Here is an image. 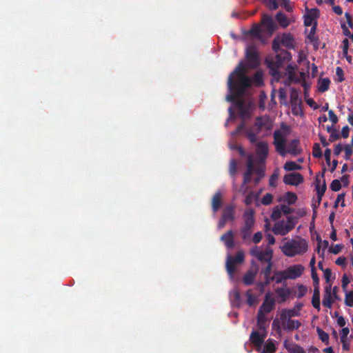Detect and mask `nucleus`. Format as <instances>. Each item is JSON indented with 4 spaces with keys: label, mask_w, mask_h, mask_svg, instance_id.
Listing matches in <instances>:
<instances>
[{
    "label": "nucleus",
    "mask_w": 353,
    "mask_h": 353,
    "mask_svg": "<svg viewBox=\"0 0 353 353\" xmlns=\"http://www.w3.org/2000/svg\"><path fill=\"white\" fill-rule=\"evenodd\" d=\"M250 85L251 79L245 74V65L240 62L228 77V87L230 94L226 97V100L234 103L242 119L250 117V104L243 99L246 90Z\"/></svg>",
    "instance_id": "obj_1"
},
{
    "label": "nucleus",
    "mask_w": 353,
    "mask_h": 353,
    "mask_svg": "<svg viewBox=\"0 0 353 353\" xmlns=\"http://www.w3.org/2000/svg\"><path fill=\"white\" fill-rule=\"evenodd\" d=\"M273 138L275 150L281 156L284 157L287 153L296 156L301 152V149L299 148L300 141L299 139L291 140L287 145L286 136L279 130L274 132Z\"/></svg>",
    "instance_id": "obj_2"
},
{
    "label": "nucleus",
    "mask_w": 353,
    "mask_h": 353,
    "mask_svg": "<svg viewBox=\"0 0 353 353\" xmlns=\"http://www.w3.org/2000/svg\"><path fill=\"white\" fill-rule=\"evenodd\" d=\"M307 249L308 244L303 239L289 240L281 247L283 253L289 257L303 254L307 251Z\"/></svg>",
    "instance_id": "obj_3"
},
{
    "label": "nucleus",
    "mask_w": 353,
    "mask_h": 353,
    "mask_svg": "<svg viewBox=\"0 0 353 353\" xmlns=\"http://www.w3.org/2000/svg\"><path fill=\"white\" fill-rule=\"evenodd\" d=\"M274 59L271 61L267 60L268 67L270 70L272 76H279V69L283 65L285 61H289L292 59L291 53L286 50H281L279 52H276Z\"/></svg>",
    "instance_id": "obj_4"
},
{
    "label": "nucleus",
    "mask_w": 353,
    "mask_h": 353,
    "mask_svg": "<svg viewBox=\"0 0 353 353\" xmlns=\"http://www.w3.org/2000/svg\"><path fill=\"white\" fill-rule=\"evenodd\" d=\"M254 211L253 209L247 210L243 214L244 225L241 230V237L243 240L250 239L254 224Z\"/></svg>",
    "instance_id": "obj_5"
},
{
    "label": "nucleus",
    "mask_w": 353,
    "mask_h": 353,
    "mask_svg": "<svg viewBox=\"0 0 353 353\" xmlns=\"http://www.w3.org/2000/svg\"><path fill=\"white\" fill-rule=\"evenodd\" d=\"M245 259V255L243 251L237 252L236 256L228 255L225 263L226 271L232 279L236 269V266L243 263Z\"/></svg>",
    "instance_id": "obj_6"
},
{
    "label": "nucleus",
    "mask_w": 353,
    "mask_h": 353,
    "mask_svg": "<svg viewBox=\"0 0 353 353\" xmlns=\"http://www.w3.org/2000/svg\"><path fill=\"white\" fill-rule=\"evenodd\" d=\"M250 254L261 263L272 262L273 250L270 247H267L264 250L255 247L250 250Z\"/></svg>",
    "instance_id": "obj_7"
},
{
    "label": "nucleus",
    "mask_w": 353,
    "mask_h": 353,
    "mask_svg": "<svg viewBox=\"0 0 353 353\" xmlns=\"http://www.w3.org/2000/svg\"><path fill=\"white\" fill-rule=\"evenodd\" d=\"M256 167L254 166V161L252 156L249 155L247 159V170L243 174V183L241 187V190L242 193L244 194L247 190L248 187L245 185L249 183L252 180V174L255 172V168Z\"/></svg>",
    "instance_id": "obj_8"
},
{
    "label": "nucleus",
    "mask_w": 353,
    "mask_h": 353,
    "mask_svg": "<svg viewBox=\"0 0 353 353\" xmlns=\"http://www.w3.org/2000/svg\"><path fill=\"white\" fill-rule=\"evenodd\" d=\"M245 58L248 65L252 68H256L259 64V57L256 48L253 46H249L246 48Z\"/></svg>",
    "instance_id": "obj_9"
},
{
    "label": "nucleus",
    "mask_w": 353,
    "mask_h": 353,
    "mask_svg": "<svg viewBox=\"0 0 353 353\" xmlns=\"http://www.w3.org/2000/svg\"><path fill=\"white\" fill-rule=\"evenodd\" d=\"M290 101L292 105V113L295 115H297V110L300 109V107L302 104V101L299 98V91L294 88H291Z\"/></svg>",
    "instance_id": "obj_10"
},
{
    "label": "nucleus",
    "mask_w": 353,
    "mask_h": 353,
    "mask_svg": "<svg viewBox=\"0 0 353 353\" xmlns=\"http://www.w3.org/2000/svg\"><path fill=\"white\" fill-rule=\"evenodd\" d=\"M267 336V332L259 333L256 330H252L250 336V343L256 348L261 347Z\"/></svg>",
    "instance_id": "obj_11"
},
{
    "label": "nucleus",
    "mask_w": 353,
    "mask_h": 353,
    "mask_svg": "<svg viewBox=\"0 0 353 353\" xmlns=\"http://www.w3.org/2000/svg\"><path fill=\"white\" fill-rule=\"evenodd\" d=\"M304 267L301 264L293 265L285 270L288 279H296L300 277L304 271Z\"/></svg>",
    "instance_id": "obj_12"
},
{
    "label": "nucleus",
    "mask_w": 353,
    "mask_h": 353,
    "mask_svg": "<svg viewBox=\"0 0 353 353\" xmlns=\"http://www.w3.org/2000/svg\"><path fill=\"white\" fill-rule=\"evenodd\" d=\"M303 181V176L299 172L287 174L283 177V182L291 185H299Z\"/></svg>",
    "instance_id": "obj_13"
},
{
    "label": "nucleus",
    "mask_w": 353,
    "mask_h": 353,
    "mask_svg": "<svg viewBox=\"0 0 353 353\" xmlns=\"http://www.w3.org/2000/svg\"><path fill=\"white\" fill-rule=\"evenodd\" d=\"M261 25L270 34H272L276 29V25L273 19L265 14L262 16Z\"/></svg>",
    "instance_id": "obj_14"
},
{
    "label": "nucleus",
    "mask_w": 353,
    "mask_h": 353,
    "mask_svg": "<svg viewBox=\"0 0 353 353\" xmlns=\"http://www.w3.org/2000/svg\"><path fill=\"white\" fill-rule=\"evenodd\" d=\"M292 230V227H288L284 221H279L274 224L272 232L278 235L284 236Z\"/></svg>",
    "instance_id": "obj_15"
},
{
    "label": "nucleus",
    "mask_w": 353,
    "mask_h": 353,
    "mask_svg": "<svg viewBox=\"0 0 353 353\" xmlns=\"http://www.w3.org/2000/svg\"><path fill=\"white\" fill-rule=\"evenodd\" d=\"M269 152L268 145L265 141H260L256 145V153L258 158L263 161L268 157Z\"/></svg>",
    "instance_id": "obj_16"
},
{
    "label": "nucleus",
    "mask_w": 353,
    "mask_h": 353,
    "mask_svg": "<svg viewBox=\"0 0 353 353\" xmlns=\"http://www.w3.org/2000/svg\"><path fill=\"white\" fill-rule=\"evenodd\" d=\"M275 301L274 299L270 297L269 293L265 296V299L261 305L259 311H261L263 314L270 313L274 307Z\"/></svg>",
    "instance_id": "obj_17"
},
{
    "label": "nucleus",
    "mask_w": 353,
    "mask_h": 353,
    "mask_svg": "<svg viewBox=\"0 0 353 353\" xmlns=\"http://www.w3.org/2000/svg\"><path fill=\"white\" fill-rule=\"evenodd\" d=\"M221 217L227 221H233L235 219V205L234 204L227 205L223 210Z\"/></svg>",
    "instance_id": "obj_18"
},
{
    "label": "nucleus",
    "mask_w": 353,
    "mask_h": 353,
    "mask_svg": "<svg viewBox=\"0 0 353 353\" xmlns=\"http://www.w3.org/2000/svg\"><path fill=\"white\" fill-rule=\"evenodd\" d=\"M280 40L281 45L288 49H293L294 48V40L290 33H283Z\"/></svg>",
    "instance_id": "obj_19"
},
{
    "label": "nucleus",
    "mask_w": 353,
    "mask_h": 353,
    "mask_svg": "<svg viewBox=\"0 0 353 353\" xmlns=\"http://www.w3.org/2000/svg\"><path fill=\"white\" fill-rule=\"evenodd\" d=\"M258 273V268H256L254 270H248L244 276H243V283L245 285H251L253 284L254 279L256 278V276Z\"/></svg>",
    "instance_id": "obj_20"
},
{
    "label": "nucleus",
    "mask_w": 353,
    "mask_h": 353,
    "mask_svg": "<svg viewBox=\"0 0 353 353\" xmlns=\"http://www.w3.org/2000/svg\"><path fill=\"white\" fill-rule=\"evenodd\" d=\"M221 241L224 242L228 249H232L234 246V234L232 230H229L221 236Z\"/></svg>",
    "instance_id": "obj_21"
},
{
    "label": "nucleus",
    "mask_w": 353,
    "mask_h": 353,
    "mask_svg": "<svg viewBox=\"0 0 353 353\" xmlns=\"http://www.w3.org/2000/svg\"><path fill=\"white\" fill-rule=\"evenodd\" d=\"M300 312L296 310L295 308L292 309H283L281 312L280 319L283 322L287 319H290L291 317L298 316Z\"/></svg>",
    "instance_id": "obj_22"
},
{
    "label": "nucleus",
    "mask_w": 353,
    "mask_h": 353,
    "mask_svg": "<svg viewBox=\"0 0 353 353\" xmlns=\"http://www.w3.org/2000/svg\"><path fill=\"white\" fill-rule=\"evenodd\" d=\"M222 205V195L221 192H216L212 199V209L216 213Z\"/></svg>",
    "instance_id": "obj_23"
},
{
    "label": "nucleus",
    "mask_w": 353,
    "mask_h": 353,
    "mask_svg": "<svg viewBox=\"0 0 353 353\" xmlns=\"http://www.w3.org/2000/svg\"><path fill=\"white\" fill-rule=\"evenodd\" d=\"M257 327L259 330L266 332L267 327V318L265 317V314H263L261 311H258L257 313Z\"/></svg>",
    "instance_id": "obj_24"
},
{
    "label": "nucleus",
    "mask_w": 353,
    "mask_h": 353,
    "mask_svg": "<svg viewBox=\"0 0 353 353\" xmlns=\"http://www.w3.org/2000/svg\"><path fill=\"white\" fill-rule=\"evenodd\" d=\"M284 345L290 353H305L304 349L298 344L288 343V341H285Z\"/></svg>",
    "instance_id": "obj_25"
},
{
    "label": "nucleus",
    "mask_w": 353,
    "mask_h": 353,
    "mask_svg": "<svg viewBox=\"0 0 353 353\" xmlns=\"http://www.w3.org/2000/svg\"><path fill=\"white\" fill-rule=\"evenodd\" d=\"M276 20L282 28H287L290 25V21L287 16L281 12L276 14Z\"/></svg>",
    "instance_id": "obj_26"
},
{
    "label": "nucleus",
    "mask_w": 353,
    "mask_h": 353,
    "mask_svg": "<svg viewBox=\"0 0 353 353\" xmlns=\"http://www.w3.org/2000/svg\"><path fill=\"white\" fill-rule=\"evenodd\" d=\"M273 279L274 281H275V283L277 284L281 283H283V281L288 279L285 274V270L283 271H274L273 274Z\"/></svg>",
    "instance_id": "obj_27"
},
{
    "label": "nucleus",
    "mask_w": 353,
    "mask_h": 353,
    "mask_svg": "<svg viewBox=\"0 0 353 353\" xmlns=\"http://www.w3.org/2000/svg\"><path fill=\"white\" fill-rule=\"evenodd\" d=\"M286 325H283V328L285 330L292 331L294 330H297L301 325V323L298 320H292V319H287Z\"/></svg>",
    "instance_id": "obj_28"
},
{
    "label": "nucleus",
    "mask_w": 353,
    "mask_h": 353,
    "mask_svg": "<svg viewBox=\"0 0 353 353\" xmlns=\"http://www.w3.org/2000/svg\"><path fill=\"white\" fill-rule=\"evenodd\" d=\"M330 80L328 78L321 79L318 82V90L320 92H325L330 88Z\"/></svg>",
    "instance_id": "obj_29"
},
{
    "label": "nucleus",
    "mask_w": 353,
    "mask_h": 353,
    "mask_svg": "<svg viewBox=\"0 0 353 353\" xmlns=\"http://www.w3.org/2000/svg\"><path fill=\"white\" fill-rule=\"evenodd\" d=\"M315 182L317 196H323L327 189L325 179L323 180V184L321 186L320 185L321 180L318 178V176L316 177Z\"/></svg>",
    "instance_id": "obj_30"
},
{
    "label": "nucleus",
    "mask_w": 353,
    "mask_h": 353,
    "mask_svg": "<svg viewBox=\"0 0 353 353\" xmlns=\"http://www.w3.org/2000/svg\"><path fill=\"white\" fill-rule=\"evenodd\" d=\"M276 294L281 299V302L285 301L291 294L289 288H279L276 290Z\"/></svg>",
    "instance_id": "obj_31"
},
{
    "label": "nucleus",
    "mask_w": 353,
    "mask_h": 353,
    "mask_svg": "<svg viewBox=\"0 0 353 353\" xmlns=\"http://www.w3.org/2000/svg\"><path fill=\"white\" fill-rule=\"evenodd\" d=\"M329 245V242L327 240L322 241L321 238H319V242L318 243L316 247V252L320 254V256L323 259L324 258V250L327 248Z\"/></svg>",
    "instance_id": "obj_32"
},
{
    "label": "nucleus",
    "mask_w": 353,
    "mask_h": 353,
    "mask_svg": "<svg viewBox=\"0 0 353 353\" xmlns=\"http://www.w3.org/2000/svg\"><path fill=\"white\" fill-rule=\"evenodd\" d=\"M312 304L315 309H317L318 311L320 310V291L314 290L313 296L312 298Z\"/></svg>",
    "instance_id": "obj_33"
},
{
    "label": "nucleus",
    "mask_w": 353,
    "mask_h": 353,
    "mask_svg": "<svg viewBox=\"0 0 353 353\" xmlns=\"http://www.w3.org/2000/svg\"><path fill=\"white\" fill-rule=\"evenodd\" d=\"M255 174L256 176L254 179V182L255 184H258L262 178L265 176V169L262 166H257L255 168Z\"/></svg>",
    "instance_id": "obj_34"
},
{
    "label": "nucleus",
    "mask_w": 353,
    "mask_h": 353,
    "mask_svg": "<svg viewBox=\"0 0 353 353\" xmlns=\"http://www.w3.org/2000/svg\"><path fill=\"white\" fill-rule=\"evenodd\" d=\"M249 32L257 39H261L262 38L261 29L258 24H254Z\"/></svg>",
    "instance_id": "obj_35"
},
{
    "label": "nucleus",
    "mask_w": 353,
    "mask_h": 353,
    "mask_svg": "<svg viewBox=\"0 0 353 353\" xmlns=\"http://www.w3.org/2000/svg\"><path fill=\"white\" fill-rule=\"evenodd\" d=\"M276 352V347L273 341L270 339L268 340L264 345V353H274Z\"/></svg>",
    "instance_id": "obj_36"
},
{
    "label": "nucleus",
    "mask_w": 353,
    "mask_h": 353,
    "mask_svg": "<svg viewBox=\"0 0 353 353\" xmlns=\"http://www.w3.org/2000/svg\"><path fill=\"white\" fill-rule=\"evenodd\" d=\"M268 119L264 117H257L256 119L255 125L259 130H261L263 128H268Z\"/></svg>",
    "instance_id": "obj_37"
},
{
    "label": "nucleus",
    "mask_w": 353,
    "mask_h": 353,
    "mask_svg": "<svg viewBox=\"0 0 353 353\" xmlns=\"http://www.w3.org/2000/svg\"><path fill=\"white\" fill-rule=\"evenodd\" d=\"M301 168V166L294 161H287L284 165V169L286 171H294Z\"/></svg>",
    "instance_id": "obj_38"
},
{
    "label": "nucleus",
    "mask_w": 353,
    "mask_h": 353,
    "mask_svg": "<svg viewBox=\"0 0 353 353\" xmlns=\"http://www.w3.org/2000/svg\"><path fill=\"white\" fill-rule=\"evenodd\" d=\"M284 200L289 204V205H292V204H294L295 203V202L297 200V196L296 195L295 193L294 192H288L285 196H284Z\"/></svg>",
    "instance_id": "obj_39"
},
{
    "label": "nucleus",
    "mask_w": 353,
    "mask_h": 353,
    "mask_svg": "<svg viewBox=\"0 0 353 353\" xmlns=\"http://www.w3.org/2000/svg\"><path fill=\"white\" fill-rule=\"evenodd\" d=\"M323 305L325 307L330 309L334 303V299L332 298V295L331 294H325L323 299Z\"/></svg>",
    "instance_id": "obj_40"
},
{
    "label": "nucleus",
    "mask_w": 353,
    "mask_h": 353,
    "mask_svg": "<svg viewBox=\"0 0 353 353\" xmlns=\"http://www.w3.org/2000/svg\"><path fill=\"white\" fill-rule=\"evenodd\" d=\"M318 335L319 339L321 340L322 342L325 343V344L329 343V335L327 333L324 332L322 329L317 327L316 329Z\"/></svg>",
    "instance_id": "obj_41"
},
{
    "label": "nucleus",
    "mask_w": 353,
    "mask_h": 353,
    "mask_svg": "<svg viewBox=\"0 0 353 353\" xmlns=\"http://www.w3.org/2000/svg\"><path fill=\"white\" fill-rule=\"evenodd\" d=\"M281 45V43L280 37L279 36H277L272 41V50L274 52H279L280 50H282L280 48Z\"/></svg>",
    "instance_id": "obj_42"
},
{
    "label": "nucleus",
    "mask_w": 353,
    "mask_h": 353,
    "mask_svg": "<svg viewBox=\"0 0 353 353\" xmlns=\"http://www.w3.org/2000/svg\"><path fill=\"white\" fill-rule=\"evenodd\" d=\"M313 157L315 158H321L322 157V151L319 143H314L313 145L312 150Z\"/></svg>",
    "instance_id": "obj_43"
},
{
    "label": "nucleus",
    "mask_w": 353,
    "mask_h": 353,
    "mask_svg": "<svg viewBox=\"0 0 353 353\" xmlns=\"http://www.w3.org/2000/svg\"><path fill=\"white\" fill-rule=\"evenodd\" d=\"M256 199L257 196L252 191L246 195L244 202L245 205H251Z\"/></svg>",
    "instance_id": "obj_44"
},
{
    "label": "nucleus",
    "mask_w": 353,
    "mask_h": 353,
    "mask_svg": "<svg viewBox=\"0 0 353 353\" xmlns=\"http://www.w3.org/2000/svg\"><path fill=\"white\" fill-rule=\"evenodd\" d=\"M288 70L289 73L288 81H294L295 83H299L301 79L299 78H296L294 74V68L291 65L288 66Z\"/></svg>",
    "instance_id": "obj_45"
},
{
    "label": "nucleus",
    "mask_w": 353,
    "mask_h": 353,
    "mask_svg": "<svg viewBox=\"0 0 353 353\" xmlns=\"http://www.w3.org/2000/svg\"><path fill=\"white\" fill-rule=\"evenodd\" d=\"M345 303L347 306L353 307V291L346 292Z\"/></svg>",
    "instance_id": "obj_46"
},
{
    "label": "nucleus",
    "mask_w": 353,
    "mask_h": 353,
    "mask_svg": "<svg viewBox=\"0 0 353 353\" xmlns=\"http://www.w3.org/2000/svg\"><path fill=\"white\" fill-rule=\"evenodd\" d=\"M237 170V163L236 160L231 159L230 161L229 165V172L231 176H234L236 174Z\"/></svg>",
    "instance_id": "obj_47"
},
{
    "label": "nucleus",
    "mask_w": 353,
    "mask_h": 353,
    "mask_svg": "<svg viewBox=\"0 0 353 353\" xmlns=\"http://www.w3.org/2000/svg\"><path fill=\"white\" fill-rule=\"evenodd\" d=\"M282 212L278 206H276L272 211L271 219L274 221L279 220L281 217Z\"/></svg>",
    "instance_id": "obj_48"
},
{
    "label": "nucleus",
    "mask_w": 353,
    "mask_h": 353,
    "mask_svg": "<svg viewBox=\"0 0 353 353\" xmlns=\"http://www.w3.org/2000/svg\"><path fill=\"white\" fill-rule=\"evenodd\" d=\"M280 5L285 8L287 12H292V7L290 5V0H278Z\"/></svg>",
    "instance_id": "obj_49"
},
{
    "label": "nucleus",
    "mask_w": 353,
    "mask_h": 353,
    "mask_svg": "<svg viewBox=\"0 0 353 353\" xmlns=\"http://www.w3.org/2000/svg\"><path fill=\"white\" fill-rule=\"evenodd\" d=\"M273 266L272 262L267 263L266 266L262 268L261 271V274L263 276H268L271 274L272 268Z\"/></svg>",
    "instance_id": "obj_50"
},
{
    "label": "nucleus",
    "mask_w": 353,
    "mask_h": 353,
    "mask_svg": "<svg viewBox=\"0 0 353 353\" xmlns=\"http://www.w3.org/2000/svg\"><path fill=\"white\" fill-rule=\"evenodd\" d=\"M341 188V184L339 180L334 179L330 184V189L334 192H338Z\"/></svg>",
    "instance_id": "obj_51"
},
{
    "label": "nucleus",
    "mask_w": 353,
    "mask_h": 353,
    "mask_svg": "<svg viewBox=\"0 0 353 353\" xmlns=\"http://www.w3.org/2000/svg\"><path fill=\"white\" fill-rule=\"evenodd\" d=\"M316 29V23H315L311 28L310 33L307 35V38L312 41H318V38L315 37V32Z\"/></svg>",
    "instance_id": "obj_52"
},
{
    "label": "nucleus",
    "mask_w": 353,
    "mask_h": 353,
    "mask_svg": "<svg viewBox=\"0 0 353 353\" xmlns=\"http://www.w3.org/2000/svg\"><path fill=\"white\" fill-rule=\"evenodd\" d=\"M273 196L271 194L267 193L261 199L262 204L265 205H270L272 202Z\"/></svg>",
    "instance_id": "obj_53"
},
{
    "label": "nucleus",
    "mask_w": 353,
    "mask_h": 353,
    "mask_svg": "<svg viewBox=\"0 0 353 353\" xmlns=\"http://www.w3.org/2000/svg\"><path fill=\"white\" fill-rule=\"evenodd\" d=\"M336 75L337 77V81L343 82L345 80L344 72L341 67H337L336 68Z\"/></svg>",
    "instance_id": "obj_54"
},
{
    "label": "nucleus",
    "mask_w": 353,
    "mask_h": 353,
    "mask_svg": "<svg viewBox=\"0 0 353 353\" xmlns=\"http://www.w3.org/2000/svg\"><path fill=\"white\" fill-rule=\"evenodd\" d=\"M342 248H343V245L336 244L334 246L330 247L329 252L334 254H337L341 251Z\"/></svg>",
    "instance_id": "obj_55"
},
{
    "label": "nucleus",
    "mask_w": 353,
    "mask_h": 353,
    "mask_svg": "<svg viewBox=\"0 0 353 353\" xmlns=\"http://www.w3.org/2000/svg\"><path fill=\"white\" fill-rule=\"evenodd\" d=\"M345 159L349 160L353 154V150L350 145H345L344 147Z\"/></svg>",
    "instance_id": "obj_56"
},
{
    "label": "nucleus",
    "mask_w": 353,
    "mask_h": 353,
    "mask_svg": "<svg viewBox=\"0 0 353 353\" xmlns=\"http://www.w3.org/2000/svg\"><path fill=\"white\" fill-rule=\"evenodd\" d=\"M246 296L248 298V304L250 306L253 305L255 303L256 298L251 294V290H249L246 292Z\"/></svg>",
    "instance_id": "obj_57"
},
{
    "label": "nucleus",
    "mask_w": 353,
    "mask_h": 353,
    "mask_svg": "<svg viewBox=\"0 0 353 353\" xmlns=\"http://www.w3.org/2000/svg\"><path fill=\"white\" fill-rule=\"evenodd\" d=\"M315 19L319 17V10L318 8H312L309 10L308 13L306 14Z\"/></svg>",
    "instance_id": "obj_58"
},
{
    "label": "nucleus",
    "mask_w": 353,
    "mask_h": 353,
    "mask_svg": "<svg viewBox=\"0 0 353 353\" xmlns=\"http://www.w3.org/2000/svg\"><path fill=\"white\" fill-rule=\"evenodd\" d=\"M298 294H297V297L299 299H301L302 298L303 296H304L307 291V289L305 286H304L303 285H299L298 287Z\"/></svg>",
    "instance_id": "obj_59"
},
{
    "label": "nucleus",
    "mask_w": 353,
    "mask_h": 353,
    "mask_svg": "<svg viewBox=\"0 0 353 353\" xmlns=\"http://www.w3.org/2000/svg\"><path fill=\"white\" fill-rule=\"evenodd\" d=\"M350 281L348 276L345 274H343V276L342 277V281H341V286H342L343 291H345V292L347 291V287L348 284L350 283Z\"/></svg>",
    "instance_id": "obj_60"
},
{
    "label": "nucleus",
    "mask_w": 353,
    "mask_h": 353,
    "mask_svg": "<svg viewBox=\"0 0 353 353\" xmlns=\"http://www.w3.org/2000/svg\"><path fill=\"white\" fill-rule=\"evenodd\" d=\"M328 115L329 119L332 122L333 125L336 124L338 122V117L335 114L332 110H328Z\"/></svg>",
    "instance_id": "obj_61"
},
{
    "label": "nucleus",
    "mask_w": 353,
    "mask_h": 353,
    "mask_svg": "<svg viewBox=\"0 0 353 353\" xmlns=\"http://www.w3.org/2000/svg\"><path fill=\"white\" fill-rule=\"evenodd\" d=\"M340 139V135L337 132L336 130H333L332 133H330V137H329V141L330 142H334L336 140H338Z\"/></svg>",
    "instance_id": "obj_62"
},
{
    "label": "nucleus",
    "mask_w": 353,
    "mask_h": 353,
    "mask_svg": "<svg viewBox=\"0 0 353 353\" xmlns=\"http://www.w3.org/2000/svg\"><path fill=\"white\" fill-rule=\"evenodd\" d=\"M296 219L293 216H288L287 218V223H285V224L288 226V227H292V230L294 229V228L295 227V225H296Z\"/></svg>",
    "instance_id": "obj_63"
},
{
    "label": "nucleus",
    "mask_w": 353,
    "mask_h": 353,
    "mask_svg": "<svg viewBox=\"0 0 353 353\" xmlns=\"http://www.w3.org/2000/svg\"><path fill=\"white\" fill-rule=\"evenodd\" d=\"M280 209L282 213H283L285 215L290 214L293 212V209L285 205H281Z\"/></svg>",
    "instance_id": "obj_64"
}]
</instances>
